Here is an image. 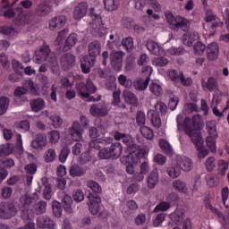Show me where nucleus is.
Listing matches in <instances>:
<instances>
[{
  "label": "nucleus",
  "instance_id": "nucleus-1",
  "mask_svg": "<svg viewBox=\"0 0 229 229\" xmlns=\"http://www.w3.org/2000/svg\"><path fill=\"white\" fill-rule=\"evenodd\" d=\"M183 116L182 114L177 115V126L178 130L183 127V131L186 135L190 137L192 144L198 151L199 158H205L208 157V149L205 148V141L203 140V136H201V130H203V119L199 114L193 115L192 119L186 117L182 125V121Z\"/></svg>",
  "mask_w": 229,
  "mask_h": 229
},
{
  "label": "nucleus",
  "instance_id": "nucleus-2",
  "mask_svg": "<svg viewBox=\"0 0 229 229\" xmlns=\"http://www.w3.org/2000/svg\"><path fill=\"white\" fill-rule=\"evenodd\" d=\"M35 64H42L44 62L50 64L53 74H60V65L56 60V55L51 51L48 45H43L39 50L35 51Z\"/></svg>",
  "mask_w": 229,
  "mask_h": 229
},
{
  "label": "nucleus",
  "instance_id": "nucleus-3",
  "mask_svg": "<svg viewBox=\"0 0 229 229\" xmlns=\"http://www.w3.org/2000/svg\"><path fill=\"white\" fill-rule=\"evenodd\" d=\"M38 201V193L34 192L32 195L25 193L19 199V208L21 212L22 219H31V204Z\"/></svg>",
  "mask_w": 229,
  "mask_h": 229
},
{
  "label": "nucleus",
  "instance_id": "nucleus-4",
  "mask_svg": "<svg viewBox=\"0 0 229 229\" xmlns=\"http://www.w3.org/2000/svg\"><path fill=\"white\" fill-rule=\"evenodd\" d=\"M165 15L169 24L173 26V30H174V31H178L180 30H182V31H189L191 28V22L189 20L182 16L174 17L173 13L169 11H166Z\"/></svg>",
  "mask_w": 229,
  "mask_h": 229
},
{
  "label": "nucleus",
  "instance_id": "nucleus-5",
  "mask_svg": "<svg viewBox=\"0 0 229 229\" xmlns=\"http://www.w3.org/2000/svg\"><path fill=\"white\" fill-rule=\"evenodd\" d=\"M114 139L116 140H122L130 152L129 157H131V153H135V151L139 149V145L135 143V140H133V137L130 134L117 131L114 133Z\"/></svg>",
  "mask_w": 229,
  "mask_h": 229
},
{
  "label": "nucleus",
  "instance_id": "nucleus-6",
  "mask_svg": "<svg viewBox=\"0 0 229 229\" xmlns=\"http://www.w3.org/2000/svg\"><path fill=\"white\" fill-rule=\"evenodd\" d=\"M17 207L13 202H2L0 204V218L1 219H12L17 216Z\"/></svg>",
  "mask_w": 229,
  "mask_h": 229
},
{
  "label": "nucleus",
  "instance_id": "nucleus-7",
  "mask_svg": "<svg viewBox=\"0 0 229 229\" xmlns=\"http://www.w3.org/2000/svg\"><path fill=\"white\" fill-rule=\"evenodd\" d=\"M168 78L174 83H182L184 87H191L192 85V80L191 77H185L183 72H178L176 70H170L168 71Z\"/></svg>",
  "mask_w": 229,
  "mask_h": 229
},
{
  "label": "nucleus",
  "instance_id": "nucleus-8",
  "mask_svg": "<svg viewBox=\"0 0 229 229\" xmlns=\"http://www.w3.org/2000/svg\"><path fill=\"white\" fill-rule=\"evenodd\" d=\"M89 201L87 205L89 206V210L92 216H98L99 210H101V196L93 195L92 192H89L87 195Z\"/></svg>",
  "mask_w": 229,
  "mask_h": 229
},
{
  "label": "nucleus",
  "instance_id": "nucleus-9",
  "mask_svg": "<svg viewBox=\"0 0 229 229\" xmlns=\"http://www.w3.org/2000/svg\"><path fill=\"white\" fill-rule=\"evenodd\" d=\"M89 114L92 117H106L108 115V106L105 102L93 104L89 107Z\"/></svg>",
  "mask_w": 229,
  "mask_h": 229
},
{
  "label": "nucleus",
  "instance_id": "nucleus-10",
  "mask_svg": "<svg viewBox=\"0 0 229 229\" xmlns=\"http://www.w3.org/2000/svg\"><path fill=\"white\" fill-rule=\"evenodd\" d=\"M60 64L63 71H71L76 65V55L71 52L61 55Z\"/></svg>",
  "mask_w": 229,
  "mask_h": 229
},
{
  "label": "nucleus",
  "instance_id": "nucleus-11",
  "mask_svg": "<svg viewBox=\"0 0 229 229\" xmlns=\"http://www.w3.org/2000/svg\"><path fill=\"white\" fill-rule=\"evenodd\" d=\"M36 226L39 229H56V223L48 215H42L37 218Z\"/></svg>",
  "mask_w": 229,
  "mask_h": 229
},
{
  "label": "nucleus",
  "instance_id": "nucleus-12",
  "mask_svg": "<svg viewBox=\"0 0 229 229\" xmlns=\"http://www.w3.org/2000/svg\"><path fill=\"white\" fill-rule=\"evenodd\" d=\"M126 54L123 51L113 50L109 55L111 65L114 71L123 69V57Z\"/></svg>",
  "mask_w": 229,
  "mask_h": 229
},
{
  "label": "nucleus",
  "instance_id": "nucleus-13",
  "mask_svg": "<svg viewBox=\"0 0 229 229\" xmlns=\"http://www.w3.org/2000/svg\"><path fill=\"white\" fill-rule=\"evenodd\" d=\"M69 134L72 136V140L78 142L83 139V133H85V129L81 126V123L78 121H74L68 131Z\"/></svg>",
  "mask_w": 229,
  "mask_h": 229
},
{
  "label": "nucleus",
  "instance_id": "nucleus-14",
  "mask_svg": "<svg viewBox=\"0 0 229 229\" xmlns=\"http://www.w3.org/2000/svg\"><path fill=\"white\" fill-rule=\"evenodd\" d=\"M51 12H53V7L49 0L41 1L35 9V13L38 15V17H46V15H49Z\"/></svg>",
  "mask_w": 229,
  "mask_h": 229
},
{
  "label": "nucleus",
  "instance_id": "nucleus-15",
  "mask_svg": "<svg viewBox=\"0 0 229 229\" xmlns=\"http://www.w3.org/2000/svg\"><path fill=\"white\" fill-rule=\"evenodd\" d=\"M14 22L17 26H26V24H31V19H30V15L26 14L22 7H16Z\"/></svg>",
  "mask_w": 229,
  "mask_h": 229
},
{
  "label": "nucleus",
  "instance_id": "nucleus-16",
  "mask_svg": "<svg viewBox=\"0 0 229 229\" xmlns=\"http://www.w3.org/2000/svg\"><path fill=\"white\" fill-rule=\"evenodd\" d=\"M176 165L184 173H189L192 169V159L185 156H177Z\"/></svg>",
  "mask_w": 229,
  "mask_h": 229
},
{
  "label": "nucleus",
  "instance_id": "nucleus-17",
  "mask_svg": "<svg viewBox=\"0 0 229 229\" xmlns=\"http://www.w3.org/2000/svg\"><path fill=\"white\" fill-rule=\"evenodd\" d=\"M65 24H67V17L64 15H58L51 19L49 21V29L52 31H56V30H62Z\"/></svg>",
  "mask_w": 229,
  "mask_h": 229
},
{
  "label": "nucleus",
  "instance_id": "nucleus-18",
  "mask_svg": "<svg viewBox=\"0 0 229 229\" xmlns=\"http://www.w3.org/2000/svg\"><path fill=\"white\" fill-rule=\"evenodd\" d=\"M47 146V136L46 133H38L36 134L34 140L31 142V147L34 149H43Z\"/></svg>",
  "mask_w": 229,
  "mask_h": 229
},
{
  "label": "nucleus",
  "instance_id": "nucleus-19",
  "mask_svg": "<svg viewBox=\"0 0 229 229\" xmlns=\"http://www.w3.org/2000/svg\"><path fill=\"white\" fill-rule=\"evenodd\" d=\"M89 58L97 60L98 56L101 55V43L98 40H94L89 44Z\"/></svg>",
  "mask_w": 229,
  "mask_h": 229
},
{
  "label": "nucleus",
  "instance_id": "nucleus-20",
  "mask_svg": "<svg viewBox=\"0 0 229 229\" xmlns=\"http://www.w3.org/2000/svg\"><path fill=\"white\" fill-rule=\"evenodd\" d=\"M96 65V59L89 55H85L81 59V69L83 74H89L90 72V69Z\"/></svg>",
  "mask_w": 229,
  "mask_h": 229
},
{
  "label": "nucleus",
  "instance_id": "nucleus-21",
  "mask_svg": "<svg viewBox=\"0 0 229 229\" xmlns=\"http://www.w3.org/2000/svg\"><path fill=\"white\" fill-rule=\"evenodd\" d=\"M88 11L89 4L85 2L80 3L74 9L73 18L75 21H81L87 15Z\"/></svg>",
  "mask_w": 229,
  "mask_h": 229
},
{
  "label": "nucleus",
  "instance_id": "nucleus-22",
  "mask_svg": "<svg viewBox=\"0 0 229 229\" xmlns=\"http://www.w3.org/2000/svg\"><path fill=\"white\" fill-rule=\"evenodd\" d=\"M76 42H78V35L72 33L67 37L64 44L60 46V48L63 49L64 53H67V51H71V49L76 46Z\"/></svg>",
  "mask_w": 229,
  "mask_h": 229
},
{
  "label": "nucleus",
  "instance_id": "nucleus-23",
  "mask_svg": "<svg viewBox=\"0 0 229 229\" xmlns=\"http://www.w3.org/2000/svg\"><path fill=\"white\" fill-rule=\"evenodd\" d=\"M123 98L128 105H131V106H139V98H137V95L130 89H124L123 91Z\"/></svg>",
  "mask_w": 229,
  "mask_h": 229
},
{
  "label": "nucleus",
  "instance_id": "nucleus-24",
  "mask_svg": "<svg viewBox=\"0 0 229 229\" xmlns=\"http://www.w3.org/2000/svg\"><path fill=\"white\" fill-rule=\"evenodd\" d=\"M207 53L209 60H217L219 56V45L216 42L210 43L208 45Z\"/></svg>",
  "mask_w": 229,
  "mask_h": 229
},
{
  "label": "nucleus",
  "instance_id": "nucleus-25",
  "mask_svg": "<svg viewBox=\"0 0 229 229\" xmlns=\"http://www.w3.org/2000/svg\"><path fill=\"white\" fill-rule=\"evenodd\" d=\"M46 208H47V202L40 200L39 202L35 203L30 208V219L31 214H35L36 216H42V214H46Z\"/></svg>",
  "mask_w": 229,
  "mask_h": 229
},
{
  "label": "nucleus",
  "instance_id": "nucleus-26",
  "mask_svg": "<svg viewBox=\"0 0 229 229\" xmlns=\"http://www.w3.org/2000/svg\"><path fill=\"white\" fill-rule=\"evenodd\" d=\"M30 108L35 114H38L41 110L46 108V100L42 98H33L30 102Z\"/></svg>",
  "mask_w": 229,
  "mask_h": 229
},
{
  "label": "nucleus",
  "instance_id": "nucleus-27",
  "mask_svg": "<svg viewBox=\"0 0 229 229\" xmlns=\"http://www.w3.org/2000/svg\"><path fill=\"white\" fill-rule=\"evenodd\" d=\"M41 183L43 185V198L49 201L53 196V190L51 188V182H49V179L47 177L41 178Z\"/></svg>",
  "mask_w": 229,
  "mask_h": 229
},
{
  "label": "nucleus",
  "instance_id": "nucleus-28",
  "mask_svg": "<svg viewBox=\"0 0 229 229\" xmlns=\"http://www.w3.org/2000/svg\"><path fill=\"white\" fill-rule=\"evenodd\" d=\"M160 177L158 175V170L154 169L152 172L149 173L147 178V185L148 189H155L157 185H158V182Z\"/></svg>",
  "mask_w": 229,
  "mask_h": 229
},
{
  "label": "nucleus",
  "instance_id": "nucleus-29",
  "mask_svg": "<svg viewBox=\"0 0 229 229\" xmlns=\"http://www.w3.org/2000/svg\"><path fill=\"white\" fill-rule=\"evenodd\" d=\"M201 83H202L203 90H209V92H214V90H216V89L219 87L217 79L214 77H209L208 79V81H205V80H202Z\"/></svg>",
  "mask_w": 229,
  "mask_h": 229
},
{
  "label": "nucleus",
  "instance_id": "nucleus-30",
  "mask_svg": "<svg viewBox=\"0 0 229 229\" xmlns=\"http://www.w3.org/2000/svg\"><path fill=\"white\" fill-rule=\"evenodd\" d=\"M148 118L157 130L162 126V118H160V114H158L155 110H149L148 112Z\"/></svg>",
  "mask_w": 229,
  "mask_h": 229
},
{
  "label": "nucleus",
  "instance_id": "nucleus-31",
  "mask_svg": "<svg viewBox=\"0 0 229 229\" xmlns=\"http://www.w3.org/2000/svg\"><path fill=\"white\" fill-rule=\"evenodd\" d=\"M87 173V170L78 164H74L70 167L69 174L72 178H80Z\"/></svg>",
  "mask_w": 229,
  "mask_h": 229
},
{
  "label": "nucleus",
  "instance_id": "nucleus-32",
  "mask_svg": "<svg viewBox=\"0 0 229 229\" xmlns=\"http://www.w3.org/2000/svg\"><path fill=\"white\" fill-rule=\"evenodd\" d=\"M147 49H148V51H150V53L156 56H160V55L164 54V48H162L160 46H158V43L153 40H148L147 42Z\"/></svg>",
  "mask_w": 229,
  "mask_h": 229
},
{
  "label": "nucleus",
  "instance_id": "nucleus-33",
  "mask_svg": "<svg viewBox=\"0 0 229 229\" xmlns=\"http://www.w3.org/2000/svg\"><path fill=\"white\" fill-rule=\"evenodd\" d=\"M159 147L165 155H167L168 157H173L174 155V150L173 149V146H171V143L167 141V140L160 139L159 140Z\"/></svg>",
  "mask_w": 229,
  "mask_h": 229
},
{
  "label": "nucleus",
  "instance_id": "nucleus-34",
  "mask_svg": "<svg viewBox=\"0 0 229 229\" xmlns=\"http://www.w3.org/2000/svg\"><path fill=\"white\" fill-rule=\"evenodd\" d=\"M76 91L78 96L82 99H89V98H90V93L87 91V86L83 81L76 83Z\"/></svg>",
  "mask_w": 229,
  "mask_h": 229
},
{
  "label": "nucleus",
  "instance_id": "nucleus-35",
  "mask_svg": "<svg viewBox=\"0 0 229 229\" xmlns=\"http://www.w3.org/2000/svg\"><path fill=\"white\" fill-rule=\"evenodd\" d=\"M109 149L111 150L113 160H117L123 155V145L120 142L112 143Z\"/></svg>",
  "mask_w": 229,
  "mask_h": 229
},
{
  "label": "nucleus",
  "instance_id": "nucleus-36",
  "mask_svg": "<svg viewBox=\"0 0 229 229\" xmlns=\"http://www.w3.org/2000/svg\"><path fill=\"white\" fill-rule=\"evenodd\" d=\"M61 206L67 214H72L74 210L72 209V198L69 194H64L61 202Z\"/></svg>",
  "mask_w": 229,
  "mask_h": 229
},
{
  "label": "nucleus",
  "instance_id": "nucleus-37",
  "mask_svg": "<svg viewBox=\"0 0 229 229\" xmlns=\"http://www.w3.org/2000/svg\"><path fill=\"white\" fill-rule=\"evenodd\" d=\"M149 81H151V79L149 78H146L145 80L142 78H138L134 81V89H136L140 92L142 90H146L148 89V86L149 85Z\"/></svg>",
  "mask_w": 229,
  "mask_h": 229
},
{
  "label": "nucleus",
  "instance_id": "nucleus-38",
  "mask_svg": "<svg viewBox=\"0 0 229 229\" xmlns=\"http://www.w3.org/2000/svg\"><path fill=\"white\" fill-rule=\"evenodd\" d=\"M121 3L119 0H104V6L107 12H115L119 10Z\"/></svg>",
  "mask_w": 229,
  "mask_h": 229
},
{
  "label": "nucleus",
  "instance_id": "nucleus-39",
  "mask_svg": "<svg viewBox=\"0 0 229 229\" xmlns=\"http://www.w3.org/2000/svg\"><path fill=\"white\" fill-rule=\"evenodd\" d=\"M87 185L89 189H91V193L93 196H99V194L103 192V188H101V185H99V183L96 182L95 181H88Z\"/></svg>",
  "mask_w": 229,
  "mask_h": 229
},
{
  "label": "nucleus",
  "instance_id": "nucleus-40",
  "mask_svg": "<svg viewBox=\"0 0 229 229\" xmlns=\"http://www.w3.org/2000/svg\"><path fill=\"white\" fill-rule=\"evenodd\" d=\"M10 107V98L8 97H0V115H4Z\"/></svg>",
  "mask_w": 229,
  "mask_h": 229
},
{
  "label": "nucleus",
  "instance_id": "nucleus-41",
  "mask_svg": "<svg viewBox=\"0 0 229 229\" xmlns=\"http://www.w3.org/2000/svg\"><path fill=\"white\" fill-rule=\"evenodd\" d=\"M172 185L174 189H175V191H178V192L187 194V184L185 183V182L182 180H175L173 182Z\"/></svg>",
  "mask_w": 229,
  "mask_h": 229
},
{
  "label": "nucleus",
  "instance_id": "nucleus-42",
  "mask_svg": "<svg viewBox=\"0 0 229 229\" xmlns=\"http://www.w3.org/2000/svg\"><path fill=\"white\" fill-rule=\"evenodd\" d=\"M12 153H13V145L6 143L0 146V157H8V155H12Z\"/></svg>",
  "mask_w": 229,
  "mask_h": 229
},
{
  "label": "nucleus",
  "instance_id": "nucleus-43",
  "mask_svg": "<svg viewBox=\"0 0 229 229\" xmlns=\"http://www.w3.org/2000/svg\"><path fill=\"white\" fill-rule=\"evenodd\" d=\"M140 133L143 135L145 139H148V140H153V138L155 137V132L153 131V129L144 125L143 127H140Z\"/></svg>",
  "mask_w": 229,
  "mask_h": 229
},
{
  "label": "nucleus",
  "instance_id": "nucleus-44",
  "mask_svg": "<svg viewBox=\"0 0 229 229\" xmlns=\"http://www.w3.org/2000/svg\"><path fill=\"white\" fill-rule=\"evenodd\" d=\"M183 214H185L183 209L177 208L174 213L170 215V217L172 221H174L175 223H182V221H183Z\"/></svg>",
  "mask_w": 229,
  "mask_h": 229
},
{
  "label": "nucleus",
  "instance_id": "nucleus-45",
  "mask_svg": "<svg viewBox=\"0 0 229 229\" xmlns=\"http://www.w3.org/2000/svg\"><path fill=\"white\" fill-rule=\"evenodd\" d=\"M98 157L102 160H113L112 152L110 150V147H106L98 151Z\"/></svg>",
  "mask_w": 229,
  "mask_h": 229
},
{
  "label": "nucleus",
  "instance_id": "nucleus-46",
  "mask_svg": "<svg viewBox=\"0 0 229 229\" xmlns=\"http://www.w3.org/2000/svg\"><path fill=\"white\" fill-rule=\"evenodd\" d=\"M122 45L123 46V47H125L127 53H131V51H133L134 49L133 38L131 37L124 38L122 40Z\"/></svg>",
  "mask_w": 229,
  "mask_h": 229
},
{
  "label": "nucleus",
  "instance_id": "nucleus-47",
  "mask_svg": "<svg viewBox=\"0 0 229 229\" xmlns=\"http://www.w3.org/2000/svg\"><path fill=\"white\" fill-rule=\"evenodd\" d=\"M56 160V150L54 148H48L45 153V162L49 164L51 162H55Z\"/></svg>",
  "mask_w": 229,
  "mask_h": 229
},
{
  "label": "nucleus",
  "instance_id": "nucleus-48",
  "mask_svg": "<svg viewBox=\"0 0 229 229\" xmlns=\"http://www.w3.org/2000/svg\"><path fill=\"white\" fill-rule=\"evenodd\" d=\"M136 123L140 128L146 126V114L144 112L139 110L136 113Z\"/></svg>",
  "mask_w": 229,
  "mask_h": 229
},
{
  "label": "nucleus",
  "instance_id": "nucleus-49",
  "mask_svg": "<svg viewBox=\"0 0 229 229\" xmlns=\"http://www.w3.org/2000/svg\"><path fill=\"white\" fill-rule=\"evenodd\" d=\"M216 138L217 137L209 135L206 139V144L212 153H216Z\"/></svg>",
  "mask_w": 229,
  "mask_h": 229
},
{
  "label": "nucleus",
  "instance_id": "nucleus-50",
  "mask_svg": "<svg viewBox=\"0 0 229 229\" xmlns=\"http://www.w3.org/2000/svg\"><path fill=\"white\" fill-rule=\"evenodd\" d=\"M52 210L55 217H62V213L64 210L62 209V204L58 201L53 203Z\"/></svg>",
  "mask_w": 229,
  "mask_h": 229
},
{
  "label": "nucleus",
  "instance_id": "nucleus-51",
  "mask_svg": "<svg viewBox=\"0 0 229 229\" xmlns=\"http://www.w3.org/2000/svg\"><path fill=\"white\" fill-rule=\"evenodd\" d=\"M167 174L170 178H178L182 174V170L178 165L173 166L167 169Z\"/></svg>",
  "mask_w": 229,
  "mask_h": 229
},
{
  "label": "nucleus",
  "instance_id": "nucleus-52",
  "mask_svg": "<svg viewBox=\"0 0 229 229\" xmlns=\"http://www.w3.org/2000/svg\"><path fill=\"white\" fill-rule=\"evenodd\" d=\"M171 208V204L166 201H162L161 203L157 204L156 208H154V212H165L166 210H169Z\"/></svg>",
  "mask_w": 229,
  "mask_h": 229
},
{
  "label": "nucleus",
  "instance_id": "nucleus-53",
  "mask_svg": "<svg viewBox=\"0 0 229 229\" xmlns=\"http://www.w3.org/2000/svg\"><path fill=\"white\" fill-rule=\"evenodd\" d=\"M193 49L195 55H203L205 53V49H207V46L201 41H198L195 43Z\"/></svg>",
  "mask_w": 229,
  "mask_h": 229
},
{
  "label": "nucleus",
  "instance_id": "nucleus-54",
  "mask_svg": "<svg viewBox=\"0 0 229 229\" xmlns=\"http://www.w3.org/2000/svg\"><path fill=\"white\" fill-rule=\"evenodd\" d=\"M15 165V161L13 159H0V167L3 169H11V167H13Z\"/></svg>",
  "mask_w": 229,
  "mask_h": 229
},
{
  "label": "nucleus",
  "instance_id": "nucleus-55",
  "mask_svg": "<svg viewBox=\"0 0 229 229\" xmlns=\"http://www.w3.org/2000/svg\"><path fill=\"white\" fill-rule=\"evenodd\" d=\"M149 89H150V92L154 94V96H160V94H162V86H160V84L157 82H152L149 85Z\"/></svg>",
  "mask_w": 229,
  "mask_h": 229
},
{
  "label": "nucleus",
  "instance_id": "nucleus-56",
  "mask_svg": "<svg viewBox=\"0 0 229 229\" xmlns=\"http://www.w3.org/2000/svg\"><path fill=\"white\" fill-rule=\"evenodd\" d=\"M49 119H50V121H52L53 126L55 129L60 128V126H62V124H64V120L59 115L54 114V115L50 116Z\"/></svg>",
  "mask_w": 229,
  "mask_h": 229
},
{
  "label": "nucleus",
  "instance_id": "nucleus-57",
  "mask_svg": "<svg viewBox=\"0 0 229 229\" xmlns=\"http://www.w3.org/2000/svg\"><path fill=\"white\" fill-rule=\"evenodd\" d=\"M155 109L157 110L161 115H165L167 114V105L162 101L157 102Z\"/></svg>",
  "mask_w": 229,
  "mask_h": 229
},
{
  "label": "nucleus",
  "instance_id": "nucleus-58",
  "mask_svg": "<svg viewBox=\"0 0 229 229\" xmlns=\"http://www.w3.org/2000/svg\"><path fill=\"white\" fill-rule=\"evenodd\" d=\"M72 199L76 203H81V201L85 199V193H83V191L81 190H77L73 191Z\"/></svg>",
  "mask_w": 229,
  "mask_h": 229
},
{
  "label": "nucleus",
  "instance_id": "nucleus-59",
  "mask_svg": "<svg viewBox=\"0 0 229 229\" xmlns=\"http://www.w3.org/2000/svg\"><path fill=\"white\" fill-rule=\"evenodd\" d=\"M207 128L209 135H212L213 137H217V130L216 129V122L211 121L208 122Z\"/></svg>",
  "mask_w": 229,
  "mask_h": 229
},
{
  "label": "nucleus",
  "instance_id": "nucleus-60",
  "mask_svg": "<svg viewBox=\"0 0 229 229\" xmlns=\"http://www.w3.org/2000/svg\"><path fill=\"white\" fill-rule=\"evenodd\" d=\"M71 153V149H69V147H64L59 154V160L64 164L67 160V157H69V154Z\"/></svg>",
  "mask_w": 229,
  "mask_h": 229
},
{
  "label": "nucleus",
  "instance_id": "nucleus-61",
  "mask_svg": "<svg viewBox=\"0 0 229 229\" xmlns=\"http://www.w3.org/2000/svg\"><path fill=\"white\" fill-rule=\"evenodd\" d=\"M92 160V157L90 156V153L84 152L81 155L79 162L81 164V165H85L86 164H89Z\"/></svg>",
  "mask_w": 229,
  "mask_h": 229
},
{
  "label": "nucleus",
  "instance_id": "nucleus-62",
  "mask_svg": "<svg viewBox=\"0 0 229 229\" xmlns=\"http://www.w3.org/2000/svg\"><path fill=\"white\" fill-rule=\"evenodd\" d=\"M49 137H50V142L52 144H56L58 142V140H60V131H51L48 133Z\"/></svg>",
  "mask_w": 229,
  "mask_h": 229
},
{
  "label": "nucleus",
  "instance_id": "nucleus-63",
  "mask_svg": "<svg viewBox=\"0 0 229 229\" xmlns=\"http://www.w3.org/2000/svg\"><path fill=\"white\" fill-rule=\"evenodd\" d=\"M154 64L157 67H165L169 64V60L165 57H157L154 59Z\"/></svg>",
  "mask_w": 229,
  "mask_h": 229
},
{
  "label": "nucleus",
  "instance_id": "nucleus-64",
  "mask_svg": "<svg viewBox=\"0 0 229 229\" xmlns=\"http://www.w3.org/2000/svg\"><path fill=\"white\" fill-rule=\"evenodd\" d=\"M135 67V57L129 55L126 59L125 69L126 71H131Z\"/></svg>",
  "mask_w": 229,
  "mask_h": 229
}]
</instances>
